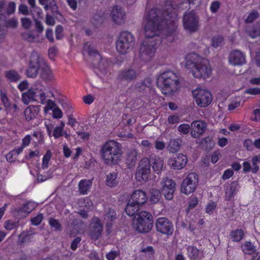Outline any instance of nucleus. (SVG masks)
<instances>
[{
    "mask_svg": "<svg viewBox=\"0 0 260 260\" xmlns=\"http://www.w3.org/2000/svg\"><path fill=\"white\" fill-rule=\"evenodd\" d=\"M177 6L172 0H168L161 11L153 8L148 11L144 20L146 38L139 50V57L147 61L153 57L158 42L156 36L165 24H171L177 18Z\"/></svg>",
    "mask_w": 260,
    "mask_h": 260,
    "instance_id": "1",
    "label": "nucleus"
},
{
    "mask_svg": "<svg viewBox=\"0 0 260 260\" xmlns=\"http://www.w3.org/2000/svg\"><path fill=\"white\" fill-rule=\"evenodd\" d=\"M186 66L196 78L205 79L209 78L212 73L209 61L195 53L188 56Z\"/></svg>",
    "mask_w": 260,
    "mask_h": 260,
    "instance_id": "2",
    "label": "nucleus"
},
{
    "mask_svg": "<svg viewBox=\"0 0 260 260\" xmlns=\"http://www.w3.org/2000/svg\"><path fill=\"white\" fill-rule=\"evenodd\" d=\"M90 56V60L95 68V72L100 76L103 77L111 74V62L106 58H102L100 54L97 52L93 46L88 43H86L83 47Z\"/></svg>",
    "mask_w": 260,
    "mask_h": 260,
    "instance_id": "3",
    "label": "nucleus"
},
{
    "mask_svg": "<svg viewBox=\"0 0 260 260\" xmlns=\"http://www.w3.org/2000/svg\"><path fill=\"white\" fill-rule=\"evenodd\" d=\"M100 153L104 162L109 165L117 164L120 161L122 155L120 144L113 140L108 141L103 144Z\"/></svg>",
    "mask_w": 260,
    "mask_h": 260,
    "instance_id": "4",
    "label": "nucleus"
},
{
    "mask_svg": "<svg viewBox=\"0 0 260 260\" xmlns=\"http://www.w3.org/2000/svg\"><path fill=\"white\" fill-rule=\"evenodd\" d=\"M157 84L163 94H171L179 88L178 77L173 71H167L159 75Z\"/></svg>",
    "mask_w": 260,
    "mask_h": 260,
    "instance_id": "5",
    "label": "nucleus"
},
{
    "mask_svg": "<svg viewBox=\"0 0 260 260\" xmlns=\"http://www.w3.org/2000/svg\"><path fill=\"white\" fill-rule=\"evenodd\" d=\"M134 229L141 233L149 232L153 227V216L147 211H141L135 216L133 219Z\"/></svg>",
    "mask_w": 260,
    "mask_h": 260,
    "instance_id": "6",
    "label": "nucleus"
},
{
    "mask_svg": "<svg viewBox=\"0 0 260 260\" xmlns=\"http://www.w3.org/2000/svg\"><path fill=\"white\" fill-rule=\"evenodd\" d=\"M135 42V38L131 33L122 32L116 41V50L120 54H127L133 49Z\"/></svg>",
    "mask_w": 260,
    "mask_h": 260,
    "instance_id": "7",
    "label": "nucleus"
},
{
    "mask_svg": "<svg viewBox=\"0 0 260 260\" xmlns=\"http://www.w3.org/2000/svg\"><path fill=\"white\" fill-rule=\"evenodd\" d=\"M44 64V60L37 52H32L30 56L29 66L26 71L28 77L35 78L38 75L39 70Z\"/></svg>",
    "mask_w": 260,
    "mask_h": 260,
    "instance_id": "8",
    "label": "nucleus"
},
{
    "mask_svg": "<svg viewBox=\"0 0 260 260\" xmlns=\"http://www.w3.org/2000/svg\"><path fill=\"white\" fill-rule=\"evenodd\" d=\"M199 177L196 173H190L187 175L183 180L181 186V192L189 194L193 192L198 186Z\"/></svg>",
    "mask_w": 260,
    "mask_h": 260,
    "instance_id": "9",
    "label": "nucleus"
},
{
    "mask_svg": "<svg viewBox=\"0 0 260 260\" xmlns=\"http://www.w3.org/2000/svg\"><path fill=\"white\" fill-rule=\"evenodd\" d=\"M196 104L200 107H206L212 101L211 93L204 89L197 88L192 91Z\"/></svg>",
    "mask_w": 260,
    "mask_h": 260,
    "instance_id": "10",
    "label": "nucleus"
},
{
    "mask_svg": "<svg viewBox=\"0 0 260 260\" xmlns=\"http://www.w3.org/2000/svg\"><path fill=\"white\" fill-rule=\"evenodd\" d=\"M150 173V160L144 157L140 161L136 173V179L139 182L146 181Z\"/></svg>",
    "mask_w": 260,
    "mask_h": 260,
    "instance_id": "11",
    "label": "nucleus"
},
{
    "mask_svg": "<svg viewBox=\"0 0 260 260\" xmlns=\"http://www.w3.org/2000/svg\"><path fill=\"white\" fill-rule=\"evenodd\" d=\"M183 21L185 29L191 32L197 31L200 26L199 17L193 11L184 15Z\"/></svg>",
    "mask_w": 260,
    "mask_h": 260,
    "instance_id": "12",
    "label": "nucleus"
},
{
    "mask_svg": "<svg viewBox=\"0 0 260 260\" xmlns=\"http://www.w3.org/2000/svg\"><path fill=\"white\" fill-rule=\"evenodd\" d=\"M160 185L162 193L166 199L168 200L172 199L175 190V182L172 179L165 177L162 179Z\"/></svg>",
    "mask_w": 260,
    "mask_h": 260,
    "instance_id": "13",
    "label": "nucleus"
},
{
    "mask_svg": "<svg viewBox=\"0 0 260 260\" xmlns=\"http://www.w3.org/2000/svg\"><path fill=\"white\" fill-rule=\"evenodd\" d=\"M155 226L157 231L162 234L171 235L174 231L172 223L165 217L158 218L156 221Z\"/></svg>",
    "mask_w": 260,
    "mask_h": 260,
    "instance_id": "14",
    "label": "nucleus"
},
{
    "mask_svg": "<svg viewBox=\"0 0 260 260\" xmlns=\"http://www.w3.org/2000/svg\"><path fill=\"white\" fill-rule=\"evenodd\" d=\"M187 162V157L179 153L170 158L168 160V165L173 169L180 170L185 167Z\"/></svg>",
    "mask_w": 260,
    "mask_h": 260,
    "instance_id": "15",
    "label": "nucleus"
},
{
    "mask_svg": "<svg viewBox=\"0 0 260 260\" xmlns=\"http://www.w3.org/2000/svg\"><path fill=\"white\" fill-rule=\"evenodd\" d=\"M103 230L101 220L98 218H94L90 226L89 236L91 239L94 241L99 239L102 236Z\"/></svg>",
    "mask_w": 260,
    "mask_h": 260,
    "instance_id": "16",
    "label": "nucleus"
},
{
    "mask_svg": "<svg viewBox=\"0 0 260 260\" xmlns=\"http://www.w3.org/2000/svg\"><path fill=\"white\" fill-rule=\"evenodd\" d=\"M111 16L113 22L117 24L124 23L125 20V12L120 6H115L111 11Z\"/></svg>",
    "mask_w": 260,
    "mask_h": 260,
    "instance_id": "17",
    "label": "nucleus"
},
{
    "mask_svg": "<svg viewBox=\"0 0 260 260\" xmlns=\"http://www.w3.org/2000/svg\"><path fill=\"white\" fill-rule=\"evenodd\" d=\"M229 61L233 66H241L246 62L245 56L241 51L234 50L230 53Z\"/></svg>",
    "mask_w": 260,
    "mask_h": 260,
    "instance_id": "18",
    "label": "nucleus"
},
{
    "mask_svg": "<svg viewBox=\"0 0 260 260\" xmlns=\"http://www.w3.org/2000/svg\"><path fill=\"white\" fill-rule=\"evenodd\" d=\"M192 130L190 134L193 138H197L202 135L206 129L207 124L202 120H196L191 124Z\"/></svg>",
    "mask_w": 260,
    "mask_h": 260,
    "instance_id": "19",
    "label": "nucleus"
},
{
    "mask_svg": "<svg viewBox=\"0 0 260 260\" xmlns=\"http://www.w3.org/2000/svg\"><path fill=\"white\" fill-rule=\"evenodd\" d=\"M138 75V71L130 68L121 71L119 73L118 79L121 81L131 82L136 80Z\"/></svg>",
    "mask_w": 260,
    "mask_h": 260,
    "instance_id": "20",
    "label": "nucleus"
},
{
    "mask_svg": "<svg viewBox=\"0 0 260 260\" xmlns=\"http://www.w3.org/2000/svg\"><path fill=\"white\" fill-rule=\"evenodd\" d=\"M36 235L34 229L30 228L28 230L22 232L19 235V240L21 243H27L33 241Z\"/></svg>",
    "mask_w": 260,
    "mask_h": 260,
    "instance_id": "21",
    "label": "nucleus"
},
{
    "mask_svg": "<svg viewBox=\"0 0 260 260\" xmlns=\"http://www.w3.org/2000/svg\"><path fill=\"white\" fill-rule=\"evenodd\" d=\"M140 206L147 201L146 193L141 190H137L133 192L129 199Z\"/></svg>",
    "mask_w": 260,
    "mask_h": 260,
    "instance_id": "22",
    "label": "nucleus"
},
{
    "mask_svg": "<svg viewBox=\"0 0 260 260\" xmlns=\"http://www.w3.org/2000/svg\"><path fill=\"white\" fill-rule=\"evenodd\" d=\"M150 162L152 163V167L154 171L158 174L161 172L164 166V159L163 158L156 156L154 155H150Z\"/></svg>",
    "mask_w": 260,
    "mask_h": 260,
    "instance_id": "23",
    "label": "nucleus"
},
{
    "mask_svg": "<svg viewBox=\"0 0 260 260\" xmlns=\"http://www.w3.org/2000/svg\"><path fill=\"white\" fill-rule=\"evenodd\" d=\"M40 112V108L38 106H30L26 108L24 114L25 119L27 121H30L35 119Z\"/></svg>",
    "mask_w": 260,
    "mask_h": 260,
    "instance_id": "24",
    "label": "nucleus"
},
{
    "mask_svg": "<svg viewBox=\"0 0 260 260\" xmlns=\"http://www.w3.org/2000/svg\"><path fill=\"white\" fill-rule=\"evenodd\" d=\"M239 189V184L237 181L232 182L225 190V198L230 201Z\"/></svg>",
    "mask_w": 260,
    "mask_h": 260,
    "instance_id": "25",
    "label": "nucleus"
},
{
    "mask_svg": "<svg viewBox=\"0 0 260 260\" xmlns=\"http://www.w3.org/2000/svg\"><path fill=\"white\" fill-rule=\"evenodd\" d=\"M41 78L45 81H51L53 79V74L50 70V68L46 64L44 61V64L41 68V72L40 74Z\"/></svg>",
    "mask_w": 260,
    "mask_h": 260,
    "instance_id": "26",
    "label": "nucleus"
},
{
    "mask_svg": "<svg viewBox=\"0 0 260 260\" xmlns=\"http://www.w3.org/2000/svg\"><path fill=\"white\" fill-rule=\"evenodd\" d=\"M138 152L136 149L129 150L127 153L126 164L129 168L133 167L138 160Z\"/></svg>",
    "mask_w": 260,
    "mask_h": 260,
    "instance_id": "27",
    "label": "nucleus"
},
{
    "mask_svg": "<svg viewBox=\"0 0 260 260\" xmlns=\"http://www.w3.org/2000/svg\"><path fill=\"white\" fill-rule=\"evenodd\" d=\"M34 101L41 104L46 103V96L44 91L39 88H33Z\"/></svg>",
    "mask_w": 260,
    "mask_h": 260,
    "instance_id": "28",
    "label": "nucleus"
},
{
    "mask_svg": "<svg viewBox=\"0 0 260 260\" xmlns=\"http://www.w3.org/2000/svg\"><path fill=\"white\" fill-rule=\"evenodd\" d=\"M92 185V181L89 179L81 180L79 183V191L80 194H86L89 191Z\"/></svg>",
    "mask_w": 260,
    "mask_h": 260,
    "instance_id": "29",
    "label": "nucleus"
},
{
    "mask_svg": "<svg viewBox=\"0 0 260 260\" xmlns=\"http://www.w3.org/2000/svg\"><path fill=\"white\" fill-rule=\"evenodd\" d=\"M140 206L129 200L125 209V212L129 216H134L139 210Z\"/></svg>",
    "mask_w": 260,
    "mask_h": 260,
    "instance_id": "30",
    "label": "nucleus"
},
{
    "mask_svg": "<svg viewBox=\"0 0 260 260\" xmlns=\"http://www.w3.org/2000/svg\"><path fill=\"white\" fill-rule=\"evenodd\" d=\"M180 145L176 139H171L168 143L167 149L170 153H175L180 149Z\"/></svg>",
    "mask_w": 260,
    "mask_h": 260,
    "instance_id": "31",
    "label": "nucleus"
},
{
    "mask_svg": "<svg viewBox=\"0 0 260 260\" xmlns=\"http://www.w3.org/2000/svg\"><path fill=\"white\" fill-rule=\"evenodd\" d=\"M115 211L111 208H109L106 211V214L104 216V220L107 224H111L112 222L116 219Z\"/></svg>",
    "mask_w": 260,
    "mask_h": 260,
    "instance_id": "32",
    "label": "nucleus"
},
{
    "mask_svg": "<svg viewBox=\"0 0 260 260\" xmlns=\"http://www.w3.org/2000/svg\"><path fill=\"white\" fill-rule=\"evenodd\" d=\"M231 238L234 242H239L244 236V232L242 230H236L232 231L230 234Z\"/></svg>",
    "mask_w": 260,
    "mask_h": 260,
    "instance_id": "33",
    "label": "nucleus"
},
{
    "mask_svg": "<svg viewBox=\"0 0 260 260\" xmlns=\"http://www.w3.org/2000/svg\"><path fill=\"white\" fill-rule=\"evenodd\" d=\"M243 252L246 254H252L256 251L255 247L250 242H246L242 245Z\"/></svg>",
    "mask_w": 260,
    "mask_h": 260,
    "instance_id": "34",
    "label": "nucleus"
},
{
    "mask_svg": "<svg viewBox=\"0 0 260 260\" xmlns=\"http://www.w3.org/2000/svg\"><path fill=\"white\" fill-rule=\"evenodd\" d=\"M151 196L150 201L152 204L157 203L161 197V192L158 189L153 188L150 191Z\"/></svg>",
    "mask_w": 260,
    "mask_h": 260,
    "instance_id": "35",
    "label": "nucleus"
},
{
    "mask_svg": "<svg viewBox=\"0 0 260 260\" xmlns=\"http://www.w3.org/2000/svg\"><path fill=\"white\" fill-rule=\"evenodd\" d=\"M22 100L26 105L28 104L31 101H34L33 88L29 89L22 94Z\"/></svg>",
    "mask_w": 260,
    "mask_h": 260,
    "instance_id": "36",
    "label": "nucleus"
},
{
    "mask_svg": "<svg viewBox=\"0 0 260 260\" xmlns=\"http://www.w3.org/2000/svg\"><path fill=\"white\" fill-rule=\"evenodd\" d=\"M116 178V173L114 172L109 173L107 175L106 180L107 185L111 187L116 186L117 183Z\"/></svg>",
    "mask_w": 260,
    "mask_h": 260,
    "instance_id": "37",
    "label": "nucleus"
},
{
    "mask_svg": "<svg viewBox=\"0 0 260 260\" xmlns=\"http://www.w3.org/2000/svg\"><path fill=\"white\" fill-rule=\"evenodd\" d=\"M23 40L30 42H39L38 37H36L32 31L24 32L22 34Z\"/></svg>",
    "mask_w": 260,
    "mask_h": 260,
    "instance_id": "38",
    "label": "nucleus"
},
{
    "mask_svg": "<svg viewBox=\"0 0 260 260\" xmlns=\"http://www.w3.org/2000/svg\"><path fill=\"white\" fill-rule=\"evenodd\" d=\"M189 257L192 259L197 258L200 254V251L193 246H189L187 248Z\"/></svg>",
    "mask_w": 260,
    "mask_h": 260,
    "instance_id": "39",
    "label": "nucleus"
},
{
    "mask_svg": "<svg viewBox=\"0 0 260 260\" xmlns=\"http://www.w3.org/2000/svg\"><path fill=\"white\" fill-rule=\"evenodd\" d=\"M247 31L248 35L252 38L260 36V23L256 24L251 29Z\"/></svg>",
    "mask_w": 260,
    "mask_h": 260,
    "instance_id": "40",
    "label": "nucleus"
},
{
    "mask_svg": "<svg viewBox=\"0 0 260 260\" xmlns=\"http://www.w3.org/2000/svg\"><path fill=\"white\" fill-rule=\"evenodd\" d=\"M37 205L33 202L29 201L26 203L22 207L20 208V211L25 213H29L35 209Z\"/></svg>",
    "mask_w": 260,
    "mask_h": 260,
    "instance_id": "41",
    "label": "nucleus"
},
{
    "mask_svg": "<svg viewBox=\"0 0 260 260\" xmlns=\"http://www.w3.org/2000/svg\"><path fill=\"white\" fill-rule=\"evenodd\" d=\"M51 155L52 153L50 150H48L44 155L41 166V168L43 170H45L48 167L49 162L50 160Z\"/></svg>",
    "mask_w": 260,
    "mask_h": 260,
    "instance_id": "42",
    "label": "nucleus"
},
{
    "mask_svg": "<svg viewBox=\"0 0 260 260\" xmlns=\"http://www.w3.org/2000/svg\"><path fill=\"white\" fill-rule=\"evenodd\" d=\"M6 77L11 81H17L20 80V76L18 73L14 70H11L6 73Z\"/></svg>",
    "mask_w": 260,
    "mask_h": 260,
    "instance_id": "43",
    "label": "nucleus"
},
{
    "mask_svg": "<svg viewBox=\"0 0 260 260\" xmlns=\"http://www.w3.org/2000/svg\"><path fill=\"white\" fill-rule=\"evenodd\" d=\"M141 252H142V256H147L148 258L153 257L154 254V250L151 246H147L142 249Z\"/></svg>",
    "mask_w": 260,
    "mask_h": 260,
    "instance_id": "44",
    "label": "nucleus"
},
{
    "mask_svg": "<svg viewBox=\"0 0 260 260\" xmlns=\"http://www.w3.org/2000/svg\"><path fill=\"white\" fill-rule=\"evenodd\" d=\"M224 44V39L222 36H217L212 39V46L214 48L221 46Z\"/></svg>",
    "mask_w": 260,
    "mask_h": 260,
    "instance_id": "45",
    "label": "nucleus"
},
{
    "mask_svg": "<svg viewBox=\"0 0 260 260\" xmlns=\"http://www.w3.org/2000/svg\"><path fill=\"white\" fill-rule=\"evenodd\" d=\"M49 225L56 231H61V225L59 221L53 218H50L48 220Z\"/></svg>",
    "mask_w": 260,
    "mask_h": 260,
    "instance_id": "46",
    "label": "nucleus"
},
{
    "mask_svg": "<svg viewBox=\"0 0 260 260\" xmlns=\"http://www.w3.org/2000/svg\"><path fill=\"white\" fill-rule=\"evenodd\" d=\"M5 25L7 27L15 28L18 25V19L15 17L9 19L6 21Z\"/></svg>",
    "mask_w": 260,
    "mask_h": 260,
    "instance_id": "47",
    "label": "nucleus"
},
{
    "mask_svg": "<svg viewBox=\"0 0 260 260\" xmlns=\"http://www.w3.org/2000/svg\"><path fill=\"white\" fill-rule=\"evenodd\" d=\"M0 99L5 108L10 107L9 100L7 97V93L5 91L1 90L0 92Z\"/></svg>",
    "mask_w": 260,
    "mask_h": 260,
    "instance_id": "48",
    "label": "nucleus"
},
{
    "mask_svg": "<svg viewBox=\"0 0 260 260\" xmlns=\"http://www.w3.org/2000/svg\"><path fill=\"white\" fill-rule=\"evenodd\" d=\"M190 126L189 125L187 124H182L180 125L178 127V131L184 135H186L188 134L190 131Z\"/></svg>",
    "mask_w": 260,
    "mask_h": 260,
    "instance_id": "49",
    "label": "nucleus"
},
{
    "mask_svg": "<svg viewBox=\"0 0 260 260\" xmlns=\"http://www.w3.org/2000/svg\"><path fill=\"white\" fill-rule=\"evenodd\" d=\"M221 6V3L219 1H214L211 4L210 9L212 13H216L217 12Z\"/></svg>",
    "mask_w": 260,
    "mask_h": 260,
    "instance_id": "50",
    "label": "nucleus"
},
{
    "mask_svg": "<svg viewBox=\"0 0 260 260\" xmlns=\"http://www.w3.org/2000/svg\"><path fill=\"white\" fill-rule=\"evenodd\" d=\"M258 16V12L255 10H253L249 14L247 18L245 19V22L246 23L252 22L254 20L256 19Z\"/></svg>",
    "mask_w": 260,
    "mask_h": 260,
    "instance_id": "51",
    "label": "nucleus"
},
{
    "mask_svg": "<svg viewBox=\"0 0 260 260\" xmlns=\"http://www.w3.org/2000/svg\"><path fill=\"white\" fill-rule=\"evenodd\" d=\"M52 177V172L49 171L45 175H42L39 174L37 177V180L39 182H43L50 179Z\"/></svg>",
    "mask_w": 260,
    "mask_h": 260,
    "instance_id": "52",
    "label": "nucleus"
},
{
    "mask_svg": "<svg viewBox=\"0 0 260 260\" xmlns=\"http://www.w3.org/2000/svg\"><path fill=\"white\" fill-rule=\"evenodd\" d=\"M135 89L139 92H143L148 88L144 81L138 82L135 85Z\"/></svg>",
    "mask_w": 260,
    "mask_h": 260,
    "instance_id": "53",
    "label": "nucleus"
},
{
    "mask_svg": "<svg viewBox=\"0 0 260 260\" xmlns=\"http://www.w3.org/2000/svg\"><path fill=\"white\" fill-rule=\"evenodd\" d=\"M21 22L22 27L26 29H29L31 25V21L26 17L22 18Z\"/></svg>",
    "mask_w": 260,
    "mask_h": 260,
    "instance_id": "54",
    "label": "nucleus"
},
{
    "mask_svg": "<svg viewBox=\"0 0 260 260\" xmlns=\"http://www.w3.org/2000/svg\"><path fill=\"white\" fill-rule=\"evenodd\" d=\"M45 104H46V106L44 107V112L46 113H47L49 110L54 108L55 106H56L55 103L51 100H46Z\"/></svg>",
    "mask_w": 260,
    "mask_h": 260,
    "instance_id": "55",
    "label": "nucleus"
},
{
    "mask_svg": "<svg viewBox=\"0 0 260 260\" xmlns=\"http://www.w3.org/2000/svg\"><path fill=\"white\" fill-rule=\"evenodd\" d=\"M62 112L58 107H55L52 111V116L55 119H60L62 117Z\"/></svg>",
    "mask_w": 260,
    "mask_h": 260,
    "instance_id": "56",
    "label": "nucleus"
},
{
    "mask_svg": "<svg viewBox=\"0 0 260 260\" xmlns=\"http://www.w3.org/2000/svg\"><path fill=\"white\" fill-rule=\"evenodd\" d=\"M43 218L42 214H39L31 219V223L35 225H38L41 223Z\"/></svg>",
    "mask_w": 260,
    "mask_h": 260,
    "instance_id": "57",
    "label": "nucleus"
},
{
    "mask_svg": "<svg viewBox=\"0 0 260 260\" xmlns=\"http://www.w3.org/2000/svg\"><path fill=\"white\" fill-rule=\"evenodd\" d=\"M16 4L13 2H11L9 3L7 9V13L8 14L10 15L13 14L15 11Z\"/></svg>",
    "mask_w": 260,
    "mask_h": 260,
    "instance_id": "58",
    "label": "nucleus"
},
{
    "mask_svg": "<svg viewBox=\"0 0 260 260\" xmlns=\"http://www.w3.org/2000/svg\"><path fill=\"white\" fill-rule=\"evenodd\" d=\"M19 12L24 15L29 14L28 8L25 4H21L18 7Z\"/></svg>",
    "mask_w": 260,
    "mask_h": 260,
    "instance_id": "59",
    "label": "nucleus"
},
{
    "mask_svg": "<svg viewBox=\"0 0 260 260\" xmlns=\"http://www.w3.org/2000/svg\"><path fill=\"white\" fill-rule=\"evenodd\" d=\"M17 226L16 223L11 220H7L4 224L5 228L7 230H12Z\"/></svg>",
    "mask_w": 260,
    "mask_h": 260,
    "instance_id": "60",
    "label": "nucleus"
},
{
    "mask_svg": "<svg viewBox=\"0 0 260 260\" xmlns=\"http://www.w3.org/2000/svg\"><path fill=\"white\" fill-rule=\"evenodd\" d=\"M245 93L250 94L252 95H258L260 94V88H250L246 89L245 91Z\"/></svg>",
    "mask_w": 260,
    "mask_h": 260,
    "instance_id": "61",
    "label": "nucleus"
},
{
    "mask_svg": "<svg viewBox=\"0 0 260 260\" xmlns=\"http://www.w3.org/2000/svg\"><path fill=\"white\" fill-rule=\"evenodd\" d=\"M63 135V129L56 126L53 133V137L57 139Z\"/></svg>",
    "mask_w": 260,
    "mask_h": 260,
    "instance_id": "62",
    "label": "nucleus"
},
{
    "mask_svg": "<svg viewBox=\"0 0 260 260\" xmlns=\"http://www.w3.org/2000/svg\"><path fill=\"white\" fill-rule=\"evenodd\" d=\"M216 207V204L214 202L209 203L206 208V211L209 214H212Z\"/></svg>",
    "mask_w": 260,
    "mask_h": 260,
    "instance_id": "63",
    "label": "nucleus"
},
{
    "mask_svg": "<svg viewBox=\"0 0 260 260\" xmlns=\"http://www.w3.org/2000/svg\"><path fill=\"white\" fill-rule=\"evenodd\" d=\"M119 255V252L116 251H111L106 254V258L108 260H114Z\"/></svg>",
    "mask_w": 260,
    "mask_h": 260,
    "instance_id": "64",
    "label": "nucleus"
}]
</instances>
